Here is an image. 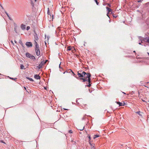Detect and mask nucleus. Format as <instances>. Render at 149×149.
<instances>
[{
  "mask_svg": "<svg viewBox=\"0 0 149 149\" xmlns=\"http://www.w3.org/2000/svg\"><path fill=\"white\" fill-rule=\"evenodd\" d=\"M77 75L79 77V79L80 80H82L84 82L85 81H88L89 84L88 86L90 87L91 86V84H90L91 82L90 77L91 75L90 73H86L84 71L83 72L81 73H79V71L77 72Z\"/></svg>",
  "mask_w": 149,
  "mask_h": 149,
  "instance_id": "1",
  "label": "nucleus"
},
{
  "mask_svg": "<svg viewBox=\"0 0 149 149\" xmlns=\"http://www.w3.org/2000/svg\"><path fill=\"white\" fill-rule=\"evenodd\" d=\"M34 44L35 45V50L36 53V55L37 56H39L40 54V52L39 49V46L37 42V41L34 40Z\"/></svg>",
  "mask_w": 149,
  "mask_h": 149,
  "instance_id": "2",
  "label": "nucleus"
},
{
  "mask_svg": "<svg viewBox=\"0 0 149 149\" xmlns=\"http://www.w3.org/2000/svg\"><path fill=\"white\" fill-rule=\"evenodd\" d=\"M26 45L28 47H32V44L31 42H26Z\"/></svg>",
  "mask_w": 149,
  "mask_h": 149,
  "instance_id": "3",
  "label": "nucleus"
},
{
  "mask_svg": "<svg viewBox=\"0 0 149 149\" xmlns=\"http://www.w3.org/2000/svg\"><path fill=\"white\" fill-rule=\"evenodd\" d=\"M74 49V48L73 47H70L69 46L68 47H67V50H72L73 51V50Z\"/></svg>",
  "mask_w": 149,
  "mask_h": 149,
  "instance_id": "4",
  "label": "nucleus"
},
{
  "mask_svg": "<svg viewBox=\"0 0 149 149\" xmlns=\"http://www.w3.org/2000/svg\"><path fill=\"white\" fill-rule=\"evenodd\" d=\"M116 103L117 104H118L119 106H124L125 105V103H122L119 102H116Z\"/></svg>",
  "mask_w": 149,
  "mask_h": 149,
  "instance_id": "5",
  "label": "nucleus"
},
{
  "mask_svg": "<svg viewBox=\"0 0 149 149\" xmlns=\"http://www.w3.org/2000/svg\"><path fill=\"white\" fill-rule=\"evenodd\" d=\"M26 26H25V25L23 24H21V27L22 30H24L26 28Z\"/></svg>",
  "mask_w": 149,
  "mask_h": 149,
  "instance_id": "6",
  "label": "nucleus"
},
{
  "mask_svg": "<svg viewBox=\"0 0 149 149\" xmlns=\"http://www.w3.org/2000/svg\"><path fill=\"white\" fill-rule=\"evenodd\" d=\"M106 8L108 12V13H107V15L109 17V16H108V14L110 12H111V10H112L111 9L109 8L108 7H107V6L106 7Z\"/></svg>",
  "mask_w": 149,
  "mask_h": 149,
  "instance_id": "7",
  "label": "nucleus"
},
{
  "mask_svg": "<svg viewBox=\"0 0 149 149\" xmlns=\"http://www.w3.org/2000/svg\"><path fill=\"white\" fill-rule=\"evenodd\" d=\"M34 78L37 79H40V77L38 75H35L34 76Z\"/></svg>",
  "mask_w": 149,
  "mask_h": 149,
  "instance_id": "8",
  "label": "nucleus"
},
{
  "mask_svg": "<svg viewBox=\"0 0 149 149\" xmlns=\"http://www.w3.org/2000/svg\"><path fill=\"white\" fill-rule=\"evenodd\" d=\"M34 40L37 41L38 39V38L37 34H36L34 36Z\"/></svg>",
  "mask_w": 149,
  "mask_h": 149,
  "instance_id": "9",
  "label": "nucleus"
},
{
  "mask_svg": "<svg viewBox=\"0 0 149 149\" xmlns=\"http://www.w3.org/2000/svg\"><path fill=\"white\" fill-rule=\"evenodd\" d=\"M31 54L29 53H27L26 54V56L27 57H29L30 58V57L31 56Z\"/></svg>",
  "mask_w": 149,
  "mask_h": 149,
  "instance_id": "10",
  "label": "nucleus"
},
{
  "mask_svg": "<svg viewBox=\"0 0 149 149\" xmlns=\"http://www.w3.org/2000/svg\"><path fill=\"white\" fill-rule=\"evenodd\" d=\"M99 136H100L98 135H95L93 136V138L94 139H95L97 138H98V137H99Z\"/></svg>",
  "mask_w": 149,
  "mask_h": 149,
  "instance_id": "11",
  "label": "nucleus"
},
{
  "mask_svg": "<svg viewBox=\"0 0 149 149\" xmlns=\"http://www.w3.org/2000/svg\"><path fill=\"white\" fill-rule=\"evenodd\" d=\"M70 71L69 72H72V73H73V76L75 77L76 76V75L75 74H74V73L72 71V70L71 69H70L69 70H68V71Z\"/></svg>",
  "mask_w": 149,
  "mask_h": 149,
  "instance_id": "12",
  "label": "nucleus"
},
{
  "mask_svg": "<svg viewBox=\"0 0 149 149\" xmlns=\"http://www.w3.org/2000/svg\"><path fill=\"white\" fill-rule=\"evenodd\" d=\"M30 58L33 60L35 59V57L33 55H31V56L30 57Z\"/></svg>",
  "mask_w": 149,
  "mask_h": 149,
  "instance_id": "13",
  "label": "nucleus"
},
{
  "mask_svg": "<svg viewBox=\"0 0 149 149\" xmlns=\"http://www.w3.org/2000/svg\"><path fill=\"white\" fill-rule=\"evenodd\" d=\"M94 146H95V144H91V148H94L93 149H95V148H94Z\"/></svg>",
  "mask_w": 149,
  "mask_h": 149,
  "instance_id": "14",
  "label": "nucleus"
},
{
  "mask_svg": "<svg viewBox=\"0 0 149 149\" xmlns=\"http://www.w3.org/2000/svg\"><path fill=\"white\" fill-rule=\"evenodd\" d=\"M42 63V62H41V64L39 65L38 67L39 68H40L42 67V65L41 64Z\"/></svg>",
  "mask_w": 149,
  "mask_h": 149,
  "instance_id": "15",
  "label": "nucleus"
},
{
  "mask_svg": "<svg viewBox=\"0 0 149 149\" xmlns=\"http://www.w3.org/2000/svg\"><path fill=\"white\" fill-rule=\"evenodd\" d=\"M24 68V66L22 64H21L20 65V68L21 69H23Z\"/></svg>",
  "mask_w": 149,
  "mask_h": 149,
  "instance_id": "16",
  "label": "nucleus"
},
{
  "mask_svg": "<svg viewBox=\"0 0 149 149\" xmlns=\"http://www.w3.org/2000/svg\"><path fill=\"white\" fill-rule=\"evenodd\" d=\"M26 78L29 79V80L31 81H33V80L32 79L30 78L29 77H26Z\"/></svg>",
  "mask_w": 149,
  "mask_h": 149,
  "instance_id": "17",
  "label": "nucleus"
},
{
  "mask_svg": "<svg viewBox=\"0 0 149 149\" xmlns=\"http://www.w3.org/2000/svg\"><path fill=\"white\" fill-rule=\"evenodd\" d=\"M80 131H82L84 129V127H83L82 128H80L79 129Z\"/></svg>",
  "mask_w": 149,
  "mask_h": 149,
  "instance_id": "18",
  "label": "nucleus"
},
{
  "mask_svg": "<svg viewBox=\"0 0 149 149\" xmlns=\"http://www.w3.org/2000/svg\"><path fill=\"white\" fill-rule=\"evenodd\" d=\"M136 113L138 114L139 116H141L142 115L140 114V112L139 111L138 112H136Z\"/></svg>",
  "mask_w": 149,
  "mask_h": 149,
  "instance_id": "19",
  "label": "nucleus"
},
{
  "mask_svg": "<svg viewBox=\"0 0 149 149\" xmlns=\"http://www.w3.org/2000/svg\"><path fill=\"white\" fill-rule=\"evenodd\" d=\"M30 28V27L29 26H28L26 27V30H29Z\"/></svg>",
  "mask_w": 149,
  "mask_h": 149,
  "instance_id": "20",
  "label": "nucleus"
},
{
  "mask_svg": "<svg viewBox=\"0 0 149 149\" xmlns=\"http://www.w3.org/2000/svg\"><path fill=\"white\" fill-rule=\"evenodd\" d=\"M95 2H96L97 5H98L99 4V3L97 1V0H95Z\"/></svg>",
  "mask_w": 149,
  "mask_h": 149,
  "instance_id": "21",
  "label": "nucleus"
},
{
  "mask_svg": "<svg viewBox=\"0 0 149 149\" xmlns=\"http://www.w3.org/2000/svg\"><path fill=\"white\" fill-rule=\"evenodd\" d=\"M0 141L1 143H5L4 142L3 140H1Z\"/></svg>",
  "mask_w": 149,
  "mask_h": 149,
  "instance_id": "22",
  "label": "nucleus"
},
{
  "mask_svg": "<svg viewBox=\"0 0 149 149\" xmlns=\"http://www.w3.org/2000/svg\"><path fill=\"white\" fill-rule=\"evenodd\" d=\"M5 13H6V14L8 16V17H9V15L8 14V13L7 12H5Z\"/></svg>",
  "mask_w": 149,
  "mask_h": 149,
  "instance_id": "23",
  "label": "nucleus"
},
{
  "mask_svg": "<svg viewBox=\"0 0 149 149\" xmlns=\"http://www.w3.org/2000/svg\"><path fill=\"white\" fill-rule=\"evenodd\" d=\"M19 43H20L22 45H23V44H22V42L21 41H19Z\"/></svg>",
  "mask_w": 149,
  "mask_h": 149,
  "instance_id": "24",
  "label": "nucleus"
},
{
  "mask_svg": "<svg viewBox=\"0 0 149 149\" xmlns=\"http://www.w3.org/2000/svg\"><path fill=\"white\" fill-rule=\"evenodd\" d=\"M69 132L70 133H72V131L71 130H69Z\"/></svg>",
  "mask_w": 149,
  "mask_h": 149,
  "instance_id": "25",
  "label": "nucleus"
},
{
  "mask_svg": "<svg viewBox=\"0 0 149 149\" xmlns=\"http://www.w3.org/2000/svg\"><path fill=\"white\" fill-rule=\"evenodd\" d=\"M147 42L149 43V38H148V39H147Z\"/></svg>",
  "mask_w": 149,
  "mask_h": 149,
  "instance_id": "26",
  "label": "nucleus"
},
{
  "mask_svg": "<svg viewBox=\"0 0 149 149\" xmlns=\"http://www.w3.org/2000/svg\"><path fill=\"white\" fill-rule=\"evenodd\" d=\"M8 17V18L10 19V20H12V19H11V18L9 16V17Z\"/></svg>",
  "mask_w": 149,
  "mask_h": 149,
  "instance_id": "27",
  "label": "nucleus"
},
{
  "mask_svg": "<svg viewBox=\"0 0 149 149\" xmlns=\"http://www.w3.org/2000/svg\"><path fill=\"white\" fill-rule=\"evenodd\" d=\"M113 17H117L116 16H115V15H113Z\"/></svg>",
  "mask_w": 149,
  "mask_h": 149,
  "instance_id": "28",
  "label": "nucleus"
},
{
  "mask_svg": "<svg viewBox=\"0 0 149 149\" xmlns=\"http://www.w3.org/2000/svg\"><path fill=\"white\" fill-rule=\"evenodd\" d=\"M11 42L12 43H13V45H14V43H13V41L11 40Z\"/></svg>",
  "mask_w": 149,
  "mask_h": 149,
  "instance_id": "29",
  "label": "nucleus"
},
{
  "mask_svg": "<svg viewBox=\"0 0 149 149\" xmlns=\"http://www.w3.org/2000/svg\"><path fill=\"white\" fill-rule=\"evenodd\" d=\"M88 138H89V139L90 140H91V136H89Z\"/></svg>",
  "mask_w": 149,
  "mask_h": 149,
  "instance_id": "30",
  "label": "nucleus"
},
{
  "mask_svg": "<svg viewBox=\"0 0 149 149\" xmlns=\"http://www.w3.org/2000/svg\"><path fill=\"white\" fill-rule=\"evenodd\" d=\"M64 109V110H68V109Z\"/></svg>",
  "mask_w": 149,
  "mask_h": 149,
  "instance_id": "31",
  "label": "nucleus"
},
{
  "mask_svg": "<svg viewBox=\"0 0 149 149\" xmlns=\"http://www.w3.org/2000/svg\"><path fill=\"white\" fill-rule=\"evenodd\" d=\"M15 43H17V41H16V40H15Z\"/></svg>",
  "mask_w": 149,
  "mask_h": 149,
  "instance_id": "32",
  "label": "nucleus"
},
{
  "mask_svg": "<svg viewBox=\"0 0 149 149\" xmlns=\"http://www.w3.org/2000/svg\"><path fill=\"white\" fill-rule=\"evenodd\" d=\"M123 93L124 94H125V93H124V92H123Z\"/></svg>",
  "mask_w": 149,
  "mask_h": 149,
  "instance_id": "33",
  "label": "nucleus"
},
{
  "mask_svg": "<svg viewBox=\"0 0 149 149\" xmlns=\"http://www.w3.org/2000/svg\"><path fill=\"white\" fill-rule=\"evenodd\" d=\"M141 43H139V45H141Z\"/></svg>",
  "mask_w": 149,
  "mask_h": 149,
  "instance_id": "34",
  "label": "nucleus"
},
{
  "mask_svg": "<svg viewBox=\"0 0 149 149\" xmlns=\"http://www.w3.org/2000/svg\"><path fill=\"white\" fill-rule=\"evenodd\" d=\"M148 54V55L149 56V53H147Z\"/></svg>",
  "mask_w": 149,
  "mask_h": 149,
  "instance_id": "35",
  "label": "nucleus"
},
{
  "mask_svg": "<svg viewBox=\"0 0 149 149\" xmlns=\"http://www.w3.org/2000/svg\"><path fill=\"white\" fill-rule=\"evenodd\" d=\"M24 88H25V90H26V87H24Z\"/></svg>",
  "mask_w": 149,
  "mask_h": 149,
  "instance_id": "36",
  "label": "nucleus"
},
{
  "mask_svg": "<svg viewBox=\"0 0 149 149\" xmlns=\"http://www.w3.org/2000/svg\"><path fill=\"white\" fill-rule=\"evenodd\" d=\"M35 1H37V0H34Z\"/></svg>",
  "mask_w": 149,
  "mask_h": 149,
  "instance_id": "37",
  "label": "nucleus"
},
{
  "mask_svg": "<svg viewBox=\"0 0 149 149\" xmlns=\"http://www.w3.org/2000/svg\"><path fill=\"white\" fill-rule=\"evenodd\" d=\"M146 86V87H148H148L147 86Z\"/></svg>",
  "mask_w": 149,
  "mask_h": 149,
  "instance_id": "38",
  "label": "nucleus"
},
{
  "mask_svg": "<svg viewBox=\"0 0 149 149\" xmlns=\"http://www.w3.org/2000/svg\"><path fill=\"white\" fill-rule=\"evenodd\" d=\"M134 52H135V51H134Z\"/></svg>",
  "mask_w": 149,
  "mask_h": 149,
  "instance_id": "39",
  "label": "nucleus"
},
{
  "mask_svg": "<svg viewBox=\"0 0 149 149\" xmlns=\"http://www.w3.org/2000/svg\"><path fill=\"white\" fill-rule=\"evenodd\" d=\"M63 72V73H65V72Z\"/></svg>",
  "mask_w": 149,
  "mask_h": 149,
  "instance_id": "40",
  "label": "nucleus"
},
{
  "mask_svg": "<svg viewBox=\"0 0 149 149\" xmlns=\"http://www.w3.org/2000/svg\"><path fill=\"white\" fill-rule=\"evenodd\" d=\"M147 83H148V84H149V82H147Z\"/></svg>",
  "mask_w": 149,
  "mask_h": 149,
  "instance_id": "41",
  "label": "nucleus"
},
{
  "mask_svg": "<svg viewBox=\"0 0 149 149\" xmlns=\"http://www.w3.org/2000/svg\"><path fill=\"white\" fill-rule=\"evenodd\" d=\"M109 5V6H110V5Z\"/></svg>",
  "mask_w": 149,
  "mask_h": 149,
  "instance_id": "42",
  "label": "nucleus"
},
{
  "mask_svg": "<svg viewBox=\"0 0 149 149\" xmlns=\"http://www.w3.org/2000/svg\"><path fill=\"white\" fill-rule=\"evenodd\" d=\"M95 1V0H94Z\"/></svg>",
  "mask_w": 149,
  "mask_h": 149,
  "instance_id": "43",
  "label": "nucleus"
}]
</instances>
